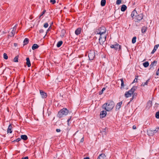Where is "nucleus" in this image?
<instances>
[{"label":"nucleus","instance_id":"nucleus-1","mask_svg":"<svg viewBox=\"0 0 159 159\" xmlns=\"http://www.w3.org/2000/svg\"><path fill=\"white\" fill-rule=\"evenodd\" d=\"M114 106V103L113 102L110 101L104 104L102 107L103 109H104L106 111H109L112 109Z\"/></svg>","mask_w":159,"mask_h":159},{"label":"nucleus","instance_id":"nucleus-2","mask_svg":"<svg viewBox=\"0 0 159 159\" xmlns=\"http://www.w3.org/2000/svg\"><path fill=\"white\" fill-rule=\"evenodd\" d=\"M106 32V29L104 26H102L97 29L95 32V33L96 34H100V36L107 35L105 33Z\"/></svg>","mask_w":159,"mask_h":159},{"label":"nucleus","instance_id":"nucleus-3","mask_svg":"<svg viewBox=\"0 0 159 159\" xmlns=\"http://www.w3.org/2000/svg\"><path fill=\"white\" fill-rule=\"evenodd\" d=\"M68 111V110L66 108H63L58 112L57 116L59 118H62L64 116L67 115Z\"/></svg>","mask_w":159,"mask_h":159},{"label":"nucleus","instance_id":"nucleus-4","mask_svg":"<svg viewBox=\"0 0 159 159\" xmlns=\"http://www.w3.org/2000/svg\"><path fill=\"white\" fill-rule=\"evenodd\" d=\"M136 89L137 87L134 86L131 89L129 90L128 91L126 92L125 94V97L126 98H128L131 97Z\"/></svg>","mask_w":159,"mask_h":159},{"label":"nucleus","instance_id":"nucleus-5","mask_svg":"<svg viewBox=\"0 0 159 159\" xmlns=\"http://www.w3.org/2000/svg\"><path fill=\"white\" fill-rule=\"evenodd\" d=\"M95 56V51L94 50H91L89 51L88 54V57L90 60H93Z\"/></svg>","mask_w":159,"mask_h":159},{"label":"nucleus","instance_id":"nucleus-6","mask_svg":"<svg viewBox=\"0 0 159 159\" xmlns=\"http://www.w3.org/2000/svg\"><path fill=\"white\" fill-rule=\"evenodd\" d=\"M107 35L100 36L99 39V43L101 45H102L106 40Z\"/></svg>","mask_w":159,"mask_h":159},{"label":"nucleus","instance_id":"nucleus-7","mask_svg":"<svg viewBox=\"0 0 159 159\" xmlns=\"http://www.w3.org/2000/svg\"><path fill=\"white\" fill-rule=\"evenodd\" d=\"M110 47L112 48H114L115 50L118 49H120L121 47L118 44L116 43L115 44L111 45Z\"/></svg>","mask_w":159,"mask_h":159},{"label":"nucleus","instance_id":"nucleus-8","mask_svg":"<svg viewBox=\"0 0 159 159\" xmlns=\"http://www.w3.org/2000/svg\"><path fill=\"white\" fill-rule=\"evenodd\" d=\"M143 18V15L142 14H140L135 16V19L137 20H141Z\"/></svg>","mask_w":159,"mask_h":159},{"label":"nucleus","instance_id":"nucleus-9","mask_svg":"<svg viewBox=\"0 0 159 159\" xmlns=\"http://www.w3.org/2000/svg\"><path fill=\"white\" fill-rule=\"evenodd\" d=\"M16 25L13 28V29L11 32L10 35L11 37L14 36V34L16 33Z\"/></svg>","mask_w":159,"mask_h":159},{"label":"nucleus","instance_id":"nucleus-10","mask_svg":"<svg viewBox=\"0 0 159 159\" xmlns=\"http://www.w3.org/2000/svg\"><path fill=\"white\" fill-rule=\"evenodd\" d=\"M107 115L106 111H102L100 112V116L101 117L103 118L105 117Z\"/></svg>","mask_w":159,"mask_h":159},{"label":"nucleus","instance_id":"nucleus-11","mask_svg":"<svg viewBox=\"0 0 159 159\" xmlns=\"http://www.w3.org/2000/svg\"><path fill=\"white\" fill-rule=\"evenodd\" d=\"M82 31V29L80 28H77L75 31V34L76 35H78L80 34Z\"/></svg>","mask_w":159,"mask_h":159},{"label":"nucleus","instance_id":"nucleus-12","mask_svg":"<svg viewBox=\"0 0 159 159\" xmlns=\"http://www.w3.org/2000/svg\"><path fill=\"white\" fill-rule=\"evenodd\" d=\"M97 159H106V156L104 154H101L98 156Z\"/></svg>","mask_w":159,"mask_h":159},{"label":"nucleus","instance_id":"nucleus-13","mask_svg":"<svg viewBox=\"0 0 159 159\" xmlns=\"http://www.w3.org/2000/svg\"><path fill=\"white\" fill-rule=\"evenodd\" d=\"M40 93L43 98H45L47 97L46 93L42 90H40Z\"/></svg>","mask_w":159,"mask_h":159},{"label":"nucleus","instance_id":"nucleus-14","mask_svg":"<svg viewBox=\"0 0 159 159\" xmlns=\"http://www.w3.org/2000/svg\"><path fill=\"white\" fill-rule=\"evenodd\" d=\"M12 126L11 124L10 125L8 128L7 129V133H11L12 132Z\"/></svg>","mask_w":159,"mask_h":159},{"label":"nucleus","instance_id":"nucleus-15","mask_svg":"<svg viewBox=\"0 0 159 159\" xmlns=\"http://www.w3.org/2000/svg\"><path fill=\"white\" fill-rule=\"evenodd\" d=\"M136 14H137L136 11H135L134 10L132 12L131 16L133 19H135V16H136Z\"/></svg>","mask_w":159,"mask_h":159},{"label":"nucleus","instance_id":"nucleus-16","mask_svg":"<svg viewBox=\"0 0 159 159\" xmlns=\"http://www.w3.org/2000/svg\"><path fill=\"white\" fill-rule=\"evenodd\" d=\"M159 46V44H157L155 46L154 48L151 52L152 54H153L155 51H156L158 48V47Z\"/></svg>","mask_w":159,"mask_h":159},{"label":"nucleus","instance_id":"nucleus-17","mask_svg":"<svg viewBox=\"0 0 159 159\" xmlns=\"http://www.w3.org/2000/svg\"><path fill=\"white\" fill-rule=\"evenodd\" d=\"M26 64L28 67H30L31 66V64L29 58L28 57H27L26 58Z\"/></svg>","mask_w":159,"mask_h":159},{"label":"nucleus","instance_id":"nucleus-18","mask_svg":"<svg viewBox=\"0 0 159 159\" xmlns=\"http://www.w3.org/2000/svg\"><path fill=\"white\" fill-rule=\"evenodd\" d=\"M127 9V7L125 5H123L121 7V10L122 11H124Z\"/></svg>","mask_w":159,"mask_h":159},{"label":"nucleus","instance_id":"nucleus-19","mask_svg":"<svg viewBox=\"0 0 159 159\" xmlns=\"http://www.w3.org/2000/svg\"><path fill=\"white\" fill-rule=\"evenodd\" d=\"M147 29V27L146 26H143L141 29V31L142 33H145Z\"/></svg>","mask_w":159,"mask_h":159},{"label":"nucleus","instance_id":"nucleus-20","mask_svg":"<svg viewBox=\"0 0 159 159\" xmlns=\"http://www.w3.org/2000/svg\"><path fill=\"white\" fill-rule=\"evenodd\" d=\"M39 47V46L37 44H34L32 47V48L33 50H34L38 48Z\"/></svg>","mask_w":159,"mask_h":159},{"label":"nucleus","instance_id":"nucleus-21","mask_svg":"<svg viewBox=\"0 0 159 159\" xmlns=\"http://www.w3.org/2000/svg\"><path fill=\"white\" fill-rule=\"evenodd\" d=\"M21 138L24 140H26L27 139V136L25 135H22L21 136Z\"/></svg>","mask_w":159,"mask_h":159},{"label":"nucleus","instance_id":"nucleus-22","mask_svg":"<svg viewBox=\"0 0 159 159\" xmlns=\"http://www.w3.org/2000/svg\"><path fill=\"white\" fill-rule=\"evenodd\" d=\"M106 2V0H102L101 2V6H104L105 5Z\"/></svg>","mask_w":159,"mask_h":159},{"label":"nucleus","instance_id":"nucleus-23","mask_svg":"<svg viewBox=\"0 0 159 159\" xmlns=\"http://www.w3.org/2000/svg\"><path fill=\"white\" fill-rule=\"evenodd\" d=\"M149 63L148 61H146L143 63V66L145 67H147L148 66Z\"/></svg>","mask_w":159,"mask_h":159},{"label":"nucleus","instance_id":"nucleus-24","mask_svg":"<svg viewBox=\"0 0 159 159\" xmlns=\"http://www.w3.org/2000/svg\"><path fill=\"white\" fill-rule=\"evenodd\" d=\"M122 104V102H120L118 103L116 106V108H118V109H119L120 108Z\"/></svg>","mask_w":159,"mask_h":159},{"label":"nucleus","instance_id":"nucleus-25","mask_svg":"<svg viewBox=\"0 0 159 159\" xmlns=\"http://www.w3.org/2000/svg\"><path fill=\"white\" fill-rule=\"evenodd\" d=\"M63 42L61 41H60L58 42L57 44V47H60L62 44Z\"/></svg>","mask_w":159,"mask_h":159},{"label":"nucleus","instance_id":"nucleus-26","mask_svg":"<svg viewBox=\"0 0 159 159\" xmlns=\"http://www.w3.org/2000/svg\"><path fill=\"white\" fill-rule=\"evenodd\" d=\"M29 42V39L27 38H25L24 41V45H26Z\"/></svg>","mask_w":159,"mask_h":159},{"label":"nucleus","instance_id":"nucleus-27","mask_svg":"<svg viewBox=\"0 0 159 159\" xmlns=\"http://www.w3.org/2000/svg\"><path fill=\"white\" fill-rule=\"evenodd\" d=\"M120 80L121 82L120 89H122V88H123L124 86V83L123 79H120Z\"/></svg>","mask_w":159,"mask_h":159},{"label":"nucleus","instance_id":"nucleus-28","mask_svg":"<svg viewBox=\"0 0 159 159\" xmlns=\"http://www.w3.org/2000/svg\"><path fill=\"white\" fill-rule=\"evenodd\" d=\"M149 80H148L146 82L143 83H142L141 85L142 86H144L146 85H147L148 82L149 81Z\"/></svg>","mask_w":159,"mask_h":159},{"label":"nucleus","instance_id":"nucleus-29","mask_svg":"<svg viewBox=\"0 0 159 159\" xmlns=\"http://www.w3.org/2000/svg\"><path fill=\"white\" fill-rule=\"evenodd\" d=\"M159 129V128L158 127V128H156V129L155 130H154L153 131H152V130L151 131V132H152L153 133H155L158 131Z\"/></svg>","mask_w":159,"mask_h":159},{"label":"nucleus","instance_id":"nucleus-30","mask_svg":"<svg viewBox=\"0 0 159 159\" xmlns=\"http://www.w3.org/2000/svg\"><path fill=\"white\" fill-rule=\"evenodd\" d=\"M136 37H134L133 38V39H132V42L133 43H135V42L136 41Z\"/></svg>","mask_w":159,"mask_h":159},{"label":"nucleus","instance_id":"nucleus-31","mask_svg":"<svg viewBox=\"0 0 159 159\" xmlns=\"http://www.w3.org/2000/svg\"><path fill=\"white\" fill-rule=\"evenodd\" d=\"M18 56H17L14 59V61L15 62H18Z\"/></svg>","mask_w":159,"mask_h":159},{"label":"nucleus","instance_id":"nucleus-32","mask_svg":"<svg viewBox=\"0 0 159 159\" xmlns=\"http://www.w3.org/2000/svg\"><path fill=\"white\" fill-rule=\"evenodd\" d=\"M3 57L5 59H8V56L7 54L6 53H4L3 54Z\"/></svg>","mask_w":159,"mask_h":159},{"label":"nucleus","instance_id":"nucleus-33","mask_svg":"<svg viewBox=\"0 0 159 159\" xmlns=\"http://www.w3.org/2000/svg\"><path fill=\"white\" fill-rule=\"evenodd\" d=\"M121 3V0H117L116 2V4L119 5Z\"/></svg>","mask_w":159,"mask_h":159},{"label":"nucleus","instance_id":"nucleus-34","mask_svg":"<svg viewBox=\"0 0 159 159\" xmlns=\"http://www.w3.org/2000/svg\"><path fill=\"white\" fill-rule=\"evenodd\" d=\"M156 117L157 118H159V111H158L156 113Z\"/></svg>","mask_w":159,"mask_h":159},{"label":"nucleus","instance_id":"nucleus-35","mask_svg":"<svg viewBox=\"0 0 159 159\" xmlns=\"http://www.w3.org/2000/svg\"><path fill=\"white\" fill-rule=\"evenodd\" d=\"M138 76H136V78H135V79L134 80V81H133V83H134V82H137V78H138Z\"/></svg>","mask_w":159,"mask_h":159},{"label":"nucleus","instance_id":"nucleus-36","mask_svg":"<svg viewBox=\"0 0 159 159\" xmlns=\"http://www.w3.org/2000/svg\"><path fill=\"white\" fill-rule=\"evenodd\" d=\"M55 0H50V2L52 3V4H54L56 3Z\"/></svg>","mask_w":159,"mask_h":159},{"label":"nucleus","instance_id":"nucleus-37","mask_svg":"<svg viewBox=\"0 0 159 159\" xmlns=\"http://www.w3.org/2000/svg\"><path fill=\"white\" fill-rule=\"evenodd\" d=\"M157 63V61H153V62H152V63L150 65V66H153L154 65V64H155V63Z\"/></svg>","mask_w":159,"mask_h":159},{"label":"nucleus","instance_id":"nucleus-38","mask_svg":"<svg viewBox=\"0 0 159 159\" xmlns=\"http://www.w3.org/2000/svg\"><path fill=\"white\" fill-rule=\"evenodd\" d=\"M48 24L47 23H45L44 24V27L45 28H47L48 27Z\"/></svg>","mask_w":159,"mask_h":159},{"label":"nucleus","instance_id":"nucleus-39","mask_svg":"<svg viewBox=\"0 0 159 159\" xmlns=\"http://www.w3.org/2000/svg\"><path fill=\"white\" fill-rule=\"evenodd\" d=\"M136 94H136V93H134V95H133V97H132V98H131L130 99V100H131L130 101H131V100H133V98H134V95H135V96H136Z\"/></svg>","mask_w":159,"mask_h":159},{"label":"nucleus","instance_id":"nucleus-40","mask_svg":"<svg viewBox=\"0 0 159 159\" xmlns=\"http://www.w3.org/2000/svg\"><path fill=\"white\" fill-rule=\"evenodd\" d=\"M70 118L69 119H68V120H67V124L68 125H69V122H70Z\"/></svg>","mask_w":159,"mask_h":159},{"label":"nucleus","instance_id":"nucleus-41","mask_svg":"<svg viewBox=\"0 0 159 159\" xmlns=\"http://www.w3.org/2000/svg\"><path fill=\"white\" fill-rule=\"evenodd\" d=\"M44 32V30L43 29H41L39 30V32L40 33H43Z\"/></svg>","mask_w":159,"mask_h":159},{"label":"nucleus","instance_id":"nucleus-42","mask_svg":"<svg viewBox=\"0 0 159 159\" xmlns=\"http://www.w3.org/2000/svg\"><path fill=\"white\" fill-rule=\"evenodd\" d=\"M21 159H28V157H23Z\"/></svg>","mask_w":159,"mask_h":159},{"label":"nucleus","instance_id":"nucleus-43","mask_svg":"<svg viewBox=\"0 0 159 159\" xmlns=\"http://www.w3.org/2000/svg\"><path fill=\"white\" fill-rule=\"evenodd\" d=\"M20 140H21V139H20V138H18V139H17L16 140V142H19V141H20Z\"/></svg>","mask_w":159,"mask_h":159},{"label":"nucleus","instance_id":"nucleus-44","mask_svg":"<svg viewBox=\"0 0 159 159\" xmlns=\"http://www.w3.org/2000/svg\"><path fill=\"white\" fill-rule=\"evenodd\" d=\"M84 137H83L80 140V142H83L84 141Z\"/></svg>","mask_w":159,"mask_h":159},{"label":"nucleus","instance_id":"nucleus-45","mask_svg":"<svg viewBox=\"0 0 159 159\" xmlns=\"http://www.w3.org/2000/svg\"><path fill=\"white\" fill-rule=\"evenodd\" d=\"M60 131H61L60 129H56V131L57 132H60Z\"/></svg>","mask_w":159,"mask_h":159},{"label":"nucleus","instance_id":"nucleus-46","mask_svg":"<svg viewBox=\"0 0 159 159\" xmlns=\"http://www.w3.org/2000/svg\"><path fill=\"white\" fill-rule=\"evenodd\" d=\"M136 128V126L135 125H134L133 126V129H135Z\"/></svg>","mask_w":159,"mask_h":159},{"label":"nucleus","instance_id":"nucleus-47","mask_svg":"<svg viewBox=\"0 0 159 159\" xmlns=\"http://www.w3.org/2000/svg\"><path fill=\"white\" fill-rule=\"evenodd\" d=\"M159 74V71H158V70H157V73H156V74L157 75H158Z\"/></svg>","mask_w":159,"mask_h":159},{"label":"nucleus","instance_id":"nucleus-48","mask_svg":"<svg viewBox=\"0 0 159 159\" xmlns=\"http://www.w3.org/2000/svg\"><path fill=\"white\" fill-rule=\"evenodd\" d=\"M45 11H43V12H42V14L40 16H42L43 14H44V13H45Z\"/></svg>","mask_w":159,"mask_h":159},{"label":"nucleus","instance_id":"nucleus-49","mask_svg":"<svg viewBox=\"0 0 159 159\" xmlns=\"http://www.w3.org/2000/svg\"><path fill=\"white\" fill-rule=\"evenodd\" d=\"M105 90V88H103L102 89V92H103Z\"/></svg>","mask_w":159,"mask_h":159},{"label":"nucleus","instance_id":"nucleus-50","mask_svg":"<svg viewBox=\"0 0 159 159\" xmlns=\"http://www.w3.org/2000/svg\"><path fill=\"white\" fill-rule=\"evenodd\" d=\"M84 159H89V157H84Z\"/></svg>","mask_w":159,"mask_h":159},{"label":"nucleus","instance_id":"nucleus-51","mask_svg":"<svg viewBox=\"0 0 159 159\" xmlns=\"http://www.w3.org/2000/svg\"><path fill=\"white\" fill-rule=\"evenodd\" d=\"M158 71H159V68H158Z\"/></svg>","mask_w":159,"mask_h":159}]
</instances>
